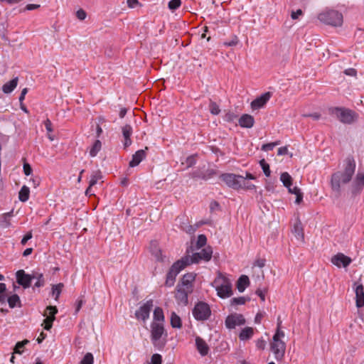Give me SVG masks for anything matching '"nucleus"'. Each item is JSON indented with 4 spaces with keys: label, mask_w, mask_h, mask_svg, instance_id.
<instances>
[{
    "label": "nucleus",
    "mask_w": 364,
    "mask_h": 364,
    "mask_svg": "<svg viewBox=\"0 0 364 364\" xmlns=\"http://www.w3.org/2000/svg\"><path fill=\"white\" fill-rule=\"evenodd\" d=\"M148 150V147H145V149H140L135 152L132 156V159L129 162L130 167H135L138 166L140 162L145 159L146 156V151Z\"/></svg>",
    "instance_id": "19"
},
{
    "label": "nucleus",
    "mask_w": 364,
    "mask_h": 364,
    "mask_svg": "<svg viewBox=\"0 0 364 364\" xmlns=\"http://www.w3.org/2000/svg\"><path fill=\"white\" fill-rule=\"evenodd\" d=\"M18 77H16L14 79H12L11 80L6 82L2 86V91L5 94L11 93L16 87V86L18 85Z\"/></svg>",
    "instance_id": "26"
},
{
    "label": "nucleus",
    "mask_w": 364,
    "mask_h": 364,
    "mask_svg": "<svg viewBox=\"0 0 364 364\" xmlns=\"http://www.w3.org/2000/svg\"><path fill=\"white\" fill-rule=\"evenodd\" d=\"M165 318L163 309L161 307H156L153 314V321L161 323H164Z\"/></svg>",
    "instance_id": "28"
},
{
    "label": "nucleus",
    "mask_w": 364,
    "mask_h": 364,
    "mask_svg": "<svg viewBox=\"0 0 364 364\" xmlns=\"http://www.w3.org/2000/svg\"><path fill=\"white\" fill-rule=\"evenodd\" d=\"M181 4V0H171L168 2V7L170 10L174 11L180 7Z\"/></svg>",
    "instance_id": "44"
},
{
    "label": "nucleus",
    "mask_w": 364,
    "mask_h": 364,
    "mask_svg": "<svg viewBox=\"0 0 364 364\" xmlns=\"http://www.w3.org/2000/svg\"><path fill=\"white\" fill-rule=\"evenodd\" d=\"M351 261L352 260L349 257H347L341 252L335 255L331 258V262L339 268L348 267L350 264Z\"/></svg>",
    "instance_id": "15"
},
{
    "label": "nucleus",
    "mask_w": 364,
    "mask_h": 364,
    "mask_svg": "<svg viewBox=\"0 0 364 364\" xmlns=\"http://www.w3.org/2000/svg\"><path fill=\"white\" fill-rule=\"evenodd\" d=\"M236 118H237V115L235 113L231 112L226 113L224 117L225 121L228 122H233Z\"/></svg>",
    "instance_id": "47"
},
{
    "label": "nucleus",
    "mask_w": 364,
    "mask_h": 364,
    "mask_svg": "<svg viewBox=\"0 0 364 364\" xmlns=\"http://www.w3.org/2000/svg\"><path fill=\"white\" fill-rule=\"evenodd\" d=\"M23 169L26 176H29L32 173V168L28 163L23 164Z\"/></svg>",
    "instance_id": "51"
},
{
    "label": "nucleus",
    "mask_w": 364,
    "mask_h": 364,
    "mask_svg": "<svg viewBox=\"0 0 364 364\" xmlns=\"http://www.w3.org/2000/svg\"><path fill=\"white\" fill-rule=\"evenodd\" d=\"M355 294V304L358 308L364 306V288L363 284L355 282L354 284Z\"/></svg>",
    "instance_id": "16"
},
{
    "label": "nucleus",
    "mask_w": 364,
    "mask_h": 364,
    "mask_svg": "<svg viewBox=\"0 0 364 364\" xmlns=\"http://www.w3.org/2000/svg\"><path fill=\"white\" fill-rule=\"evenodd\" d=\"M209 110L212 114L218 115L220 112V109L216 102L210 101L209 104Z\"/></svg>",
    "instance_id": "40"
},
{
    "label": "nucleus",
    "mask_w": 364,
    "mask_h": 364,
    "mask_svg": "<svg viewBox=\"0 0 364 364\" xmlns=\"http://www.w3.org/2000/svg\"><path fill=\"white\" fill-rule=\"evenodd\" d=\"M220 178L228 186L235 190H239L240 185V181H242V176L234 173H223L220 176Z\"/></svg>",
    "instance_id": "7"
},
{
    "label": "nucleus",
    "mask_w": 364,
    "mask_h": 364,
    "mask_svg": "<svg viewBox=\"0 0 364 364\" xmlns=\"http://www.w3.org/2000/svg\"><path fill=\"white\" fill-rule=\"evenodd\" d=\"M280 180L284 186L288 188L292 185V178L287 172H284L281 174Z\"/></svg>",
    "instance_id": "33"
},
{
    "label": "nucleus",
    "mask_w": 364,
    "mask_h": 364,
    "mask_svg": "<svg viewBox=\"0 0 364 364\" xmlns=\"http://www.w3.org/2000/svg\"><path fill=\"white\" fill-rule=\"evenodd\" d=\"M247 301V299L244 296H240L237 298H233L231 300V304L233 305H242L245 304Z\"/></svg>",
    "instance_id": "45"
},
{
    "label": "nucleus",
    "mask_w": 364,
    "mask_h": 364,
    "mask_svg": "<svg viewBox=\"0 0 364 364\" xmlns=\"http://www.w3.org/2000/svg\"><path fill=\"white\" fill-rule=\"evenodd\" d=\"M102 148V143L100 140H96L90 150V155L92 157L95 156Z\"/></svg>",
    "instance_id": "36"
},
{
    "label": "nucleus",
    "mask_w": 364,
    "mask_h": 364,
    "mask_svg": "<svg viewBox=\"0 0 364 364\" xmlns=\"http://www.w3.org/2000/svg\"><path fill=\"white\" fill-rule=\"evenodd\" d=\"M207 242V237L205 235H199L196 240V247L198 249L203 247Z\"/></svg>",
    "instance_id": "38"
},
{
    "label": "nucleus",
    "mask_w": 364,
    "mask_h": 364,
    "mask_svg": "<svg viewBox=\"0 0 364 364\" xmlns=\"http://www.w3.org/2000/svg\"><path fill=\"white\" fill-rule=\"evenodd\" d=\"M191 292L192 291H187L186 289L177 285L175 297L177 301L186 304L188 302V296Z\"/></svg>",
    "instance_id": "21"
},
{
    "label": "nucleus",
    "mask_w": 364,
    "mask_h": 364,
    "mask_svg": "<svg viewBox=\"0 0 364 364\" xmlns=\"http://www.w3.org/2000/svg\"><path fill=\"white\" fill-rule=\"evenodd\" d=\"M122 131L124 138V146L127 148L132 144L130 136L132 134V127L129 124H126L122 127Z\"/></svg>",
    "instance_id": "25"
},
{
    "label": "nucleus",
    "mask_w": 364,
    "mask_h": 364,
    "mask_svg": "<svg viewBox=\"0 0 364 364\" xmlns=\"http://www.w3.org/2000/svg\"><path fill=\"white\" fill-rule=\"evenodd\" d=\"M154 306V301L149 299L144 303L135 312V316L138 320L146 321L149 318L150 311Z\"/></svg>",
    "instance_id": "8"
},
{
    "label": "nucleus",
    "mask_w": 364,
    "mask_h": 364,
    "mask_svg": "<svg viewBox=\"0 0 364 364\" xmlns=\"http://www.w3.org/2000/svg\"><path fill=\"white\" fill-rule=\"evenodd\" d=\"M263 317H264V314L262 313H260V312L257 313L255 318V322L256 323H260Z\"/></svg>",
    "instance_id": "64"
},
{
    "label": "nucleus",
    "mask_w": 364,
    "mask_h": 364,
    "mask_svg": "<svg viewBox=\"0 0 364 364\" xmlns=\"http://www.w3.org/2000/svg\"><path fill=\"white\" fill-rule=\"evenodd\" d=\"M28 92V88H23L21 92V95L19 96V102H23V101L25 99V96Z\"/></svg>",
    "instance_id": "63"
},
{
    "label": "nucleus",
    "mask_w": 364,
    "mask_h": 364,
    "mask_svg": "<svg viewBox=\"0 0 364 364\" xmlns=\"http://www.w3.org/2000/svg\"><path fill=\"white\" fill-rule=\"evenodd\" d=\"M272 95L269 92H265L260 97H257L251 102V107L252 109H259L263 107L265 104L269 100Z\"/></svg>",
    "instance_id": "17"
},
{
    "label": "nucleus",
    "mask_w": 364,
    "mask_h": 364,
    "mask_svg": "<svg viewBox=\"0 0 364 364\" xmlns=\"http://www.w3.org/2000/svg\"><path fill=\"white\" fill-rule=\"evenodd\" d=\"M254 117L247 114H242L239 119V124L244 128H251L254 126Z\"/></svg>",
    "instance_id": "23"
},
{
    "label": "nucleus",
    "mask_w": 364,
    "mask_h": 364,
    "mask_svg": "<svg viewBox=\"0 0 364 364\" xmlns=\"http://www.w3.org/2000/svg\"><path fill=\"white\" fill-rule=\"evenodd\" d=\"M245 323V319L240 314H230L225 319V326L229 329L235 328L236 326H242Z\"/></svg>",
    "instance_id": "11"
},
{
    "label": "nucleus",
    "mask_w": 364,
    "mask_h": 364,
    "mask_svg": "<svg viewBox=\"0 0 364 364\" xmlns=\"http://www.w3.org/2000/svg\"><path fill=\"white\" fill-rule=\"evenodd\" d=\"M284 337L285 333L283 331H276L270 343L271 350L274 353L275 359L278 361L282 360L284 356L286 350Z\"/></svg>",
    "instance_id": "4"
},
{
    "label": "nucleus",
    "mask_w": 364,
    "mask_h": 364,
    "mask_svg": "<svg viewBox=\"0 0 364 364\" xmlns=\"http://www.w3.org/2000/svg\"><path fill=\"white\" fill-rule=\"evenodd\" d=\"M364 188V172L358 171L352 183L351 192L353 195L360 193Z\"/></svg>",
    "instance_id": "12"
},
{
    "label": "nucleus",
    "mask_w": 364,
    "mask_h": 364,
    "mask_svg": "<svg viewBox=\"0 0 364 364\" xmlns=\"http://www.w3.org/2000/svg\"><path fill=\"white\" fill-rule=\"evenodd\" d=\"M76 16L79 20L82 21L85 19L87 14L83 9H80L78 11H77Z\"/></svg>",
    "instance_id": "49"
},
{
    "label": "nucleus",
    "mask_w": 364,
    "mask_h": 364,
    "mask_svg": "<svg viewBox=\"0 0 364 364\" xmlns=\"http://www.w3.org/2000/svg\"><path fill=\"white\" fill-rule=\"evenodd\" d=\"M329 113L345 124H354L359 119V114L356 112L345 107H331L329 109Z\"/></svg>",
    "instance_id": "3"
},
{
    "label": "nucleus",
    "mask_w": 364,
    "mask_h": 364,
    "mask_svg": "<svg viewBox=\"0 0 364 364\" xmlns=\"http://www.w3.org/2000/svg\"><path fill=\"white\" fill-rule=\"evenodd\" d=\"M211 314L209 305L200 301L196 304L193 310V316L198 321L207 320Z\"/></svg>",
    "instance_id": "6"
},
{
    "label": "nucleus",
    "mask_w": 364,
    "mask_h": 364,
    "mask_svg": "<svg viewBox=\"0 0 364 364\" xmlns=\"http://www.w3.org/2000/svg\"><path fill=\"white\" fill-rule=\"evenodd\" d=\"M255 333V330L252 327H245L242 329L239 334V338L241 341H246L250 339Z\"/></svg>",
    "instance_id": "27"
},
{
    "label": "nucleus",
    "mask_w": 364,
    "mask_h": 364,
    "mask_svg": "<svg viewBox=\"0 0 364 364\" xmlns=\"http://www.w3.org/2000/svg\"><path fill=\"white\" fill-rule=\"evenodd\" d=\"M304 117H311L314 120H318L321 118V114L318 112H314L312 114H303Z\"/></svg>",
    "instance_id": "53"
},
{
    "label": "nucleus",
    "mask_w": 364,
    "mask_h": 364,
    "mask_svg": "<svg viewBox=\"0 0 364 364\" xmlns=\"http://www.w3.org/2000/svg\"><path fill=\"white\" fill-rule=\"evenodd\" d=\"M250 280L247 276L242 275L237 280V288L240 292H243L249 286Z\"/></svg>",
    "instance_id": "29"
},
{
    "label": "nucleus",
    "mask_w": 364,
    "mask_h": 364,
    "mask_svg": "<svg viewBox=\"0 0 364 364\" xmlns=\"http://www.w3.org/2000/svg\"><path fill=\"white\" fill-rule=\"evenodd\" d=\"M298 243H302L304 240V227L299 220H296L291 230Z\"/></svg>",
    "instance_id": "18"
},
{
    "label": "nucleus",
    "mask_w": 364,
    "mask_h": 364,
    "mask_svg": "<svg viewBox=\"0 0 364 364\" xmlns=\"http://www.w3.org/2000/svg\"><path fill=\"white\" fill-rule=\"evenodd\" d=\"M238 42H239L238 38L236 36H233L232 40H230L229 41H225V42H224L223 44L225 46H235L238 43Z\"/></svg>",
    "instance_id": "48"
},
{
    "label": "nucleus",
    "mask_w": 364,
    "mask_h": 364,
    "mask_svg": "<svg viewBox=\"0 0 364 364\" xmlns=\"http://www.w3.org/2000/svg\"><path fill=\"white\" fill-rule=\"evenodd\" d=\"M186 164L188 167H191L193 165H194L196 164V159H195L194 156H191L188 157L186 159Z\"/></svg>",
    "instance_id": "59"
},
{
    "label": "nucleus",
    "mask_w": 364,
    "mask_h": 364,
    "mask_svg": "<svg viewBox=\"0 0 364 364\" xmlns=\"http://www.w3.org/2000/svg\"><path fill=\"white\" fill-rule=\"evenodd\" d=\"M355 170L354 159L348 158L346 160V166L343 171H337L331 176V186L336 197L341 195V183H348L352 178Z\"/></svg>",
    "instance_id": "1"
},
{
    "label": "nucleus",
    "mask_w": 364,
    "mask_h": 364,
    "mask_svg": "<svg viewBox=\"0 0 364 364\" xmlns=\"http://www.w3.org/2000/svg\"><path fill=\"white\" fill-rule=\"evenodd\" d=\"M198 227H199V225H198L196 227H193L192 225H188L186 229H184V230L189 234H192L197 230V228Z\"/></svg>",
    "instance_id": "61"
},
{
    "label": "nucleus",
    "mask_w": 364,
    "mask_h": 364,
    "mask_svg": "<svg viewBox=\"0 0 364 364\" xmlns=\"http://www.w3.org/2000/svg\"><path fill=\"white\" fill-rule=\"evenodd\" d=\"M277 144L278 142L265 144L262 146V149L265 151L272 150L274 147Z\"/></svg>",
    "instance_id": "50"
},
{
    "label": "nucleus",
    "mask_w": 364,
    "mask_h": 364,
    "mask_svg": "<svg viewBox=\"0 0 364 364\" xmlns=\"http://www.w3.org/2000/svg\"><path fill=\"white\" fill-rule=\"evenodd\" d=\"M9 306L13 309L17 306H20L21 301L19 296L17 294H13L10 296L8 299Z\"/></svg>",
    "instance_id": "34"
},
{
    "label": "nucleus",
    "mask_w": 364,
    "mask_h": 364,
    "mask_svg": "<svg viewBox=\"0 0 364 364\" xmlns=\"http://www.w3.org/2000/svg\"><path fill=\"white\" fill-rule=\"evenodd\" d=\"M32 232H28L22 238L21 241V243L24 245L26 244L27 241L30 239L32 238Z\"/></svg>",
    "instance_id": "55"
},
{
    "label": "nucleus",
    "mask_w": 364,
    "mask_h": 364,
    "mask_svg": "<svg viewBox=\"0 0 364 364\" xmlns=\"http://www.w3.org/2000/svg\"><path fill=\"white\" fill-rule=\"evenodd\" d=\"M303 14V11L301 9H297L296 11H292L291 14V17L292 19L296 20L299 18V16Z\"/></svg>",
    "instance_id": "54"
},
{
    "label": "nucleus",
    "mask_w": 364,
    "mask_h": 364,
    "mask_svg": "<svg viewBox=\"0 0 364 364\" xmlns=\"http://www.w3.org/2000/svg\"><path fill=\"white\" fill-rule=\"evenodd\" d=\"M256 346L258 349L263 350L266 346V342L263 338L258 339L256 341Z\"/></svg>",
    "instance_id": "52"
},
{
    "label": "nucleus",
    "mask_w": 364,
    "mask_h": 364,
    "mask_svg": "<svg viewBox=\"0 0 364 364\" xmlns=\"http://www.w3.org/2000/svg\"><path fill=\"white\" fill-rule=\"evenodd\" d=\"M259 165L262 167L264 175L267 177H269L271 173L269 165L266 162V161L264 159L260 160Z\"/></svg>",
    "instance_id": "39"
},
{
    "label": "nucleus",
    "mask_w": 364,
    "mask_h": 364,
    "mask_svg": "<svg viewBox=\"0 0 364 364\" xmlns=\"http://www.w3.org/2000/svg\"><path fill=\"white\" fill-rule=\"evenodd\" d=\"M159 247V242L157 240H151L149 245L150 250H153Z\"/></svg>",
    "instance_id": "62"
},
{
    "label": "nucleus",
    "mask_w": 364,
    "mask_h": 364,
    "mask_svg": "<svg viewBox=\"0 0 364 364\" xmlns=\"http://www.w3.org/2000/svg\"><path fill=\"white\" fill-rule=\"evenodd\" d=\"M170 323L172 328H181L182 327V321L181 317L176 312H171L170 316Z\"/></svg>",
    "instance_id": "30"
},
{
    "label": "nucleus",
    "mask_w": 364,
    "mask_h": 364,
    "mask_svg": "<svg viewBox=\"0 0 364 364\" xmlns=\"http://www.w3.org/2000/svg\"><path fill=\"white\" fill-rule=\"evenodd\" d=\"M196 346L199 353L202 356L206 355L209 352V347L206 342L200 337L196 338Z\"/></svg>",
    "instance_id": "24"
},
{
    "label": "nucleus",
    "mask_w": 364,
    "mask_h": 364,
    "mask_svg": "<svg viewBox=\"0 0 364 364\" xmlns=\"http://www.w3.org/2000/svg\"><path fill=\"white\" fill-rule=\"evenodd\" d=\"M211 285L217 291V295L221 299L229 298L232 295V287L230 280L221 273L218 274Z\"/></svg>",
    "instance_id": "2"
},
{
    "label": "nucleus",
    "mask_w": 364,
    "mask_h": 364,
    "mask_svg": "<svg viewBox=\"0 0 364 364\" xmlns=\"http://www.w3.org/2000/svg\"><path fill=\"white\" fill-rule=\"evenodd\" d=\"M177 275L174 272L169 270L166 274L165 285L168 287L173 286Z\"/></svg>",
    "instance_id": "32"
},
{
    "label": "nucleus",
    "mask_w": 364,
    "mask_h": 364,
    "mask_svg": "<svg viewBox=\"0 0 364 364\" xmlns=\"http://www.w3.org/2000/svg\"><path fill=\"white\" fill-rule=\"evenodd\" d=\"M17 282L24 288H28L31 285V277L26 274L23 270H18L16 272Z\"/></svg>",
    "instance_id": "20"
},
{
    "label": "nucleus",
    "mask_w": 364,
    "mask_h": 364,
    "mask_svg": "<svg viewBox=\"0 0 364 364\" xmlns=\"http://www.w3.org/2000/svg\"><path fill=\"white\" fill-rule=\"evenodd\" d=\"M215 173V172L213 170L208 171L207 173L202 176V178L204 180H208L212 178Z\"/></svg>",
    "instance_id": "58"
},
{
    "label": "nucleus",
    "mask_w": 364,
    "mask_h": 364,
    "mask_svg": "<svg viewBox=\"0 0 364 364\" xmlns=\"http://www.w3.org/2000/svg\"><path fill=\"white\" fill-rule=\"evenodd\" d=\"M196 276L193 272L185 274L178 286L186 289L187 291H193V283L196 279Z\"/></svg>",
    "instance_id": "14"
},
{
    "label": "nucleus",
    "mask_w": 364,
    "mask_h": 364,
    "mask_svg": "<svg viewBox=\"0 0 364 364\" xmlns=\"http://www.w3.org/2000/svg\"><path fill=\"white\" fill-rule=\"evenodd\" d=\"M161 362H162V358H161V355L156 353L151 356V364H161Z\"/></svg>",
    "instance_id": "46"
},
{
    "label": "nucleus",
    "mask_w": 364,
    "mask_h": 364,
    "mask_svg": "<svg viewBox=\"0 0 364 364\" xmlns=\"http://www.w3.org/2000/svg\"><path fill=\"white\" fill-rule=\"evenodd\" d=\"M58 313V309L56 306H47L43 316H45V319L43 320L44 328L47 331H49L53 326V322L55 319V315Z\"/></svg>",
    "instance_id": "9"
},
{
    "label": "nucleus",
    "mask_w": 364,
    "mask_h": 364,
    "mask_svg": "<svg viewBox=\"0 0 364 364\" xmlns=\"http://www.w3.org/2000/svg\"><path fill=\"white\" fill-rule=\"evenodd\" d=\"M266 260L262 258H259L255 260L254 265L258 267H263L265 265Z\"/></svg>",
    "instance_id": "57"
},
{
    "label": "nucleus",
    "mask_w": 364,
    "mask_h": 364,
    "mask_svg": "<svg viewBox=\"0 0 364 364\" xmlns=\"http://www.w3.org/2000/svg\"><path fill=\"white\" fill-rule=\"evenodd\" d=\"M94 358L92 353H87L85 355L80 364H93Z\"/></svg>",
    "instance_id": "43"
},
{
    "label": "nucleus",
    "mask_w": 364,
    "mask_h": 364,
    "mask_svg": "<svg viewBox=\"0 0 364 364\" xmlns=\"http://www.w3.org/2000/svg\"><path fill=\"white\" fill-rule=\"evenodd\" d=\"M213 252H196L192 256H190V259L193 260L196 257L197 261L193 262V263H198L200 261L208 262L212 257Z\"/></svg>",
    "instance_id": "22"
},
{
    "label": "nucleus",
    "mask_w": 364,
    "mask_h": 364,
    "mask_svg": "<svg viewBox=\"0 0 364 364\" xmlns=\"http://www.w3.org/2000/svg\"><path fill=\"white\" fill-rule=\"evenodd\" d=\"M101 178H102V174H101V173L100 171L95 172L91 176V178H90L89 184H90V186H95L97 183V181L100 179H101Z\"/></svg>",
    "instance_id": "42"
},
{
    "label": "nucleus",
    "mask_w": 364,
    "mask_h": 364,
    "mask_svg": "<svg viewBox=\"0 0 364 364\" xmlns=\"http://www.w3.org/2000/svg\"><path fill=\"white\" fill-rule=\"evenodd\" d=\"M63 287L64 285L63 283H59L52 287V295L55 297L56 301L58 299Z\"/></svg>",
    "instance_id": "35"
},
{
    "label": "nucleus",
    "mask_w": 364,
    "mask_h": 364,
    "mask_svg": "<svg viewBox=\"0 0 364 364\" xmlns=\"http://www.w3.org/2000/svg\"><path fill=\"white\" fill-rule=\"evenodd\" d=\"M165 332L164 323L152 322L151 324V338L154 346L157 345L158 341L162 337Z\"/></svg>",
    "instance_id": "10"
},
{
    "label": "nucleus",
    "mask_w": 364,
    "mask_h": 364,
    "mask_svg": "<svg viewBox=\"0 0 364 364\" xmlns=\"http://www.w3.org/2000/svg\"><path fill=\"white\" fill-rule=\"evenodd\" d=\"M197 261L196 257L193 260L190 259V256H186L176 261L171 267L170 270L178 274L181 271L185 269L188 265L193 264V262Z\"/></svg>",
    "instance_id": "13"
},
{
    "label": "nucleus",
    "mask_w": 364,
    "mask_h": 364,
    "mask_svg": "<svg viewBox=\"0 0 364 364\" xmlns=\"http://www.w3.org/2000/svg\"><path fill=\"white\" fill-rule=\"evenodd\" d=\"M44 125L48 132H53L52 122L49 119L44 121Z\"/></svg>",
    "instance_id": "56"
},
{
    "label": "nucleus",
    "mask_w": 364,
    "mask_h": 364,
    "mask_svg": "<svg viewBox=\"0 0 364 364\" xmlns=\"http://www.w3.org/2000/svg\"><path fill=\"white\" fill-rule=\"evenodd\" d=\"M240 181V189L243 190H253L255 188V186L250 182L246 181L245 178L242 176V181Z\"/></svg>",
    "instance_id": "37"
},
{
    "label": "nucleus",
    "mask_w": 364,
    "mask_h": 364,
    "mask_svg": "<svg viewBox=\"0 0 364 364\" xmlns=\"http://www.w3.org/2000/svg\"><path fill=\"white\" fill-rule=\"evenodd\" d=\"M30 196V189L26 186H23L18 192V199L21 202H26Z\"/></svg>",
    "instance_id": "31"
},
{
    "label": "nucleus",
    "mask_w": 364,
    "mask_h": 364,
    "mask_svg": "<svg viewBox=\"0 0 364 364\" xmlns=\"http://www.w3.org/2000/svg\"><path fill=\"white\" fill-rule=\"evenodd\" d=\"M318 19L328 25L340 26L343 23V16L341 13L333 9H326L318 15Z\"/></svg>",
    "instance_id": "5"
},
{
    "label": "nucleus",
    "mask_w": 364,
    "mask_h": 364,
    "mask_svg": "<svg viewBox=\"0 0 364 364\" xmlns=\"http://www.w3.org/2000/svg\"><path fill=\"white\" fill-rule=\"evenodd\" d=\"M288 153V149L287 146H282L278 149L277 154L278 155H286Z\"/></svg>",
    "instance_id": "60"
},
{
    "label": "nucleus",
    "mask_w": 364,
    "mask_h": 364,
    "mask_svg": "<svg viewBox=\"0 0 364 364\" xmlns=\"http://www.w3.org/2000/svg\"><path fill=\"white\" fill-rule=\"evenodd\" d=\"M28 343V340H23V341L18 342L14 348V353L21 354L23 352V348L26 344Z\"/></svg>",
    "instance_id": "41"
}]
</instances>
